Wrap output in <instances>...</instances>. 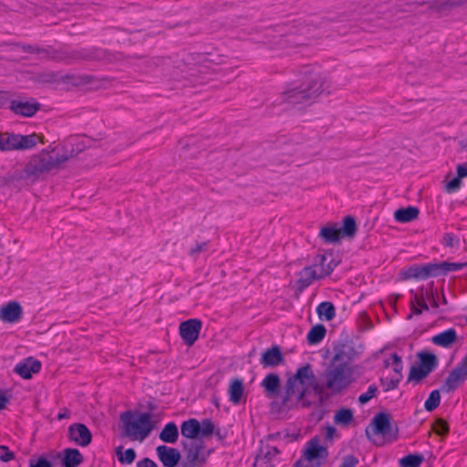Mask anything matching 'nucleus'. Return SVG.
Masks as SVG:
<instances>
[{
	"instance_id": "f257e3e1",
	"label": "nucleus",
	"mask_w": 467,
	"mask_h": 467,
	"mask_svg": "<svg viewBox=\"0 0 467 467\" xmlns=\"http://www.w3.org/2000/svg\"><path fill=\"white\" fill-rule=\"evenodd\" d=\"M327 88L328 85L323 74L306 67L299 78L287 85L283 92V99L289 104H310Z\"/></svg>"
},
{
	"instance_id": "f03ea898",
	"label": "nucleus",
	"mask_w": 467,
	"mask_h": 467,
	"mask_svg": "<svg viewBox=\"0 0 467 467\" xmlns=\"http://www.w3.org/2000/svg\"><path fill=\"white\" fill-rule=\"evenodd\" d=\"M315 379L314 371L309 364L299 368L296 374L287 379L283 405L288 409L292 408L294 404L292 398L296 397L295 404L301 403L302 407L309 406L308 402L304 401L309 388L313 387L316 392L322 390L319 385L314 384Z\"/></svg>"
},
{
	"instance_id": "7ed1b4c3",
	"label": "nucleus",
	"mask_w": 467,
	"mask_h": 467,
	"mask_svg": "<svg viewBox=\"0 0 467 467\" xmlns=\"http://www.w3.org/2000/svg\"><path fill=\"white\" fill-rule=\"evenodd\" d=\"M121 436L131 441L142 442L154 429L150 412L127 410L120 414Z\"/></svg>"
},
{
	"instance_id": "20e7f679",
	"label": "nucleus",
	"mask_w": 467,
	"mask_h": 467,
	"mask_svg": "<svg viewBox=\"0 0 467 467\" xmlns=\"http://www.w3.org/2000/svg\"><path fill=\"white\" fill-rule=\"evenodd\" d=\"M360 375L359 366H341L329 363L323 374V388L332 394L341 393L348 389Z\"/></svg>"
},
{
	"instance_id": "39448f33",
	"label": "nucleus",
	"mask_w": 467,
	"mask_h": 467,
	"mask_svg": "<svg viewBox=\"0 0 467 467\" xmlns=\"http://www.w3.org/2000/svg\"><path fill=\"white\" fill-rule=\"evenodd\" d=\"M72 154H56L52 155L47 150H42L40 153L33 156L24 170V178L35 182L43 173L59 166L67 161Z\"/></svg>"
},
{
	"instance_id": "423d86ee",
	"label": "nucleus",
	"mask_w": 467,
	"mask_h": 467,
	"mask_svg": "<svg viewBox=\"0 0 467 467\" xmlns=\"http://www.w3.org/2000/svg\"><path fill=\"white\" fill-rule=\"evenodd\" d=\"M215 426L210 419L198 420L192 418L184 420L181 425V433L187 439L206 438L211 436L214 431Z\"/></svg>"
},
{
	"instance_id": "0eeeda50",
	"label": "nucleus",
	"mask_w": 467,
	"mask_h": 467,
	"mask_svg": "<svg viewBox=\"0 0 467 467\" xmlns=\"http://www.w3.org/2000/svg\"><path fill=\"white\" fill-rule=\"evenodd\" d=\"M360 352L357 350L352 341L338 342L334 346V356L330 363L341 366H351L350 362L359 356Z\"/></svg>"
},
{
	"instance_id": "6e6552de",
	"label": "nucleus",
	"mask_w": 467,
	"mask_h": 467,
	"mask_svg": "<svg viewBox=\"0 0 467 467\" xmlns=\"http://www.w3.org/2000/svg\"><path fill=\"white\" fill-rule=\"evenodd\" d=\"M467 379V355L449 373L446 380L441 386V391L446 393L453 392Z\"/></svg>"
},
{
	"instance_id": "1a4fd4ad",
	"label": "nucleus",
	"mask_w": 467,
	"mask_h": 467,
	"mask_svg": "<svg viewBox=\"0 0 467 467\" xmlns=\"http://www.w3.org/2000/svg\"><path fill=\"white\" fill-rule=\"evenodd\" d=\"M434 264L413 265L400 271V275L404 280H426L431 276H436Z\"/></svg>"
},
{
	"instance_id": "9d476101",
	"label": "nucleus",
	"mask_w": 467,
	"mask_h": 467,
	"mask_svg": "<svg viewBox=\"0 0 467 467\" xmlns=\"http://www.w3.org/2000/svg\"><path fill=\"white\" fill-rule=\"evenodd\" d=\"M202 321L192 318L182 322L179 327L180 336L187 346H192L199 337Z\"/></svg>"
},
{
	"instance_id": "9b49d317",
	"label": "nucleus",
	"mask_w": 467,
	"mask_h": 467,
	"mask_svg": "<svg viewBox=\"0 0 467 467\" xmlns=\"http://www.w3.org/2000/svg\"><path fill=\"white\" fill-rule=\"evenodd\" d=\"M327 456V449L321 444L319 437L315 436L306 442L303 453L306 461L311 462L317 459L326 460Z\"/></svg>"
},
{
	"instance_id": "f8f14e48",
	"label": "nucleus",
	"mask_w": 467,
	"mask_h": 467,
	"mask_svg": "<svg viewBox=\"0 0 467 467\" xmlns=\"http://www.w3.org/2000/svg\"><path fill=\"white\" fill-rule=\"evenodd\" d=\"M42 364L39 360L33 357L24 358L19 361L14 368V372L19 375L22 379H31L33 374L40 371Z\"/></svg>"
},
{
	"instance_id": "ddd939ff",
	"label": "nucleus",
	"mask_w": 467,
	"mask_h": 467,
	"mask_svg": "<svg viewBox=\"0 0 467 467\" xmlns=\"http://www.w3.org/2000/svg\"><path fill=\"white\" fill-rule=\"evenodd\" d=\"M69 439L79 446H87L91 441V432L82 423L72 424L68 428Z\"/></svg>"
},
{
	"instance_id": "4468645a",
	"label": "nucleus",
	"mask_w": 467,
	"mask_h": 467,
	"mask_svg": "<svg viewBox=\"0 0 467 467\" xmlns=\"http://www.w3.org/2000/svg\"><path fill=\"white\" fill-rule=\"evenodd\" d=\"M156 453L164 467H175L181 459V453L177 449L166 445H159Z\"/></svg>"
},
{
	"instance_id": "2eb2a0df",
	"label": "nucleus",
	"mask_w": 467,
	"mask_h": 467,
	"mask_svg": "<svg viewBox=\"0 0 467 467\" xmlns=\"http://www.w3.org/2000/svg\"><path fill=\"white\" fill-rule=\"evenodd\" d=\"M37 136L36 134L21 135L12 134L7 137V144L11 150H28L36 146Z\"/></svg>"
},
{
	"instance_id": "dca6fc26",
	"label": "nucleus",
	"mask_w": 467,
	"mask_h": 467,
	"mask_svg": "<svg viewBox=\"0 0 467 467\" xmlns=\"http://www.w3.org/2000/svg\"><path fill=\"white\" fill-rule=\"evenodd\" d=\"M40 105L34 99L31 100H12L10 109L16 115L32 117L39 110Z\"/></svg>"
},
{
	"instance_id": "f3484780",
	"label": "nucleus",
	"mask_w": 467,
	"mask_h": 467,
	"mask_svg": "<svg viewBox=\"0 0 467 467\" xmlns=\"http://www.w3.org/2000/svg\"><path fill=\"white\" fill-rule=\"evenodd\" d=\"M22 307L17 302H9L0 310V319L4 322L15 323L22 317Z\"/></svg>"
},
{
	"instance_id": "a211bd4d",
	"label": "nucleus",
	"mask_w": 467,
	"mask_h": 467,
	"mask_svg": "<svg viewBox=\"0 0 467 467\" xmlns=\"http://www.w3.org/2000/svg\"><path fill=\"white\" fill-rule=\"evenodd\" d=\"M299 284L306 287L310 285L315 280L324 278L327 276V272H322L320 270H315L313 265L304 267L298 274Z\"/></svg>"
},
{
	"instance_id": "6ab92c4d",
	"label": "nucleus",
	"mask_w": 467,
	"mask_h": 467,
	"mask_svg": "<svg viewBox=\"0 0 467 467\" xmlns=\"http://www.w3.org/2000/svg\"><path fill=\"white\" fill-rule=\"evenodd\" d=\"M284 361L282 352L277 346L266 349L260 358V363L264 367H275Z\"/></svg>"
},
{
	"instance_id": "aec40b11",
	"label": "nucleus",
	"mask_w": 467,
	"mask_h": 467,
	"mask_svg": "<svg viewBox=\"0 0 467 467\" xmlns=\"http://www.w3.org/2000/svg\"><path fill=\"white\" fill-rule=\"evenodd\" d=\"M457 339L454 328L446 329L431 337V342L439 347L450 348Z\"/></svg>"
},
{
	"instance_id": "412c9836",
	"label": "nucleus",
	"mask_w": 467,
	"mask_h": 467,
	"mask_svg": "<svg viewBox=\"0 0 467 467\" xmlns=\"http://www.w3.org/2000/svg\"><path fill=\"white\" fill-rule=\"evenodd\" d=\"M203 448L202 442H192L186 451L185 458L193 462L199 467H202L206 461L203 455Z\"/></svg>"
},
{
	"instance_id": "4be33fe9",
	"label": "nucleus",
	"mask_w": 467,
	"mask_h": 467,
	"mask_svg": "<svg viewBox=\"0 0 467 467\" xmlns=\"http://www.w3.org/2000/svg\"><path fill=\"white\" fill-rule=\"evenodd\" d=\"M375 434L386 435L390 432V419L386 413H378L372 420Z\"/></svg>"
},
{
	"instance_id": "5701e85b",
	"label": "nucleus",
	"mask_w": 467,
	"mask_h": 467,
	"mask_svg": "<svg viewBox=\"0 0 467 467\" xmlns=\"http://www.w3.org/2000/svg\"><path fill=\"white\" fill-rule=\"evenodd\" d=\"M319 236L325 243L335 244L342 238L339 228L337 224H327L321 228Z\"/></svg>"
},
{
	"instance_id": "b1692460",
	"label": "nucleus",
	"mask_w": 467,
	"mask_h": 467,
	"mask_svg": "<svg viewBox=\"0 0 467 467\" xmlns=\"http://www.w3.org/2000/svg\"><path fill=\"white\" fill-rule=\"evenodd\" d=\"M419 209L414 206L398 209L394 213V219L399 223H409L415 220L419 215Z\"/></svg>"
},
{
	"instance_id": "393cba45",
	"label": "nucleus",
	"mask_w": 467,
	"mask_h": 467,
	"mask_svg": "<svg viewBox=\"0 0 467 467\" xmlns=\"http://www.w3.org/2000/svg\"><path fill=\"white\" fill-rule=\"evenodd\" d=\"M160 439L167 443H175L179 438V431L177 425L171 421L164 425L160 432Z\"/></svg>"
},
{
	"instance_id": "a878e982",
	"label": "nucleus",
	"mask_w": 467,
	"mask_h": 467,
	"mask_svg": "<svg viewBox=\"0 0 467 467\" xmlns=\"http://www.w3.org/2000/svg\"><path fill=\"white\" fill-rule=\"evenodd\" d=\"M244 394V385L241 379H234L229 387V400L234 404H238L241 401Z\"/></svg>"
},
{
	"instance_id": "bb28decb",
	"label": "nucleus",
	"mask_w": 467,
	"mask_h": 467,
	"mask_svg": "<svg viewBox=\"0 0 467 467\" xmlns=\"http://www.w3.org/2000/svg\"><path fill=\"white\" fill-rule=\"evenodd\" d=\"M82 455L77 449L66 450L63 459V465L65 467H77L82 462Z\"/></svg>"
},
{
	"instance_id": "cd10ccee",
	"label": "nucleus",
	"mask_w": 467,
	"mask_h": 467,
	"mask_svg": "<svg viewBox=\"0 0 467 467\" xmlns=\"http://www.w3.org/2000/svg\"><path fill=\"white\" fill-rule=\"evenodd\" d=\"M326 327L319 324L316 325L307 333L306 338L310 345H316L320 343L326 336Z\"/></svg>"
},
{
	"instance_id": "c85d7f7f",
	"label": "nucleus",
	"mask_w": 467,
	"mask_h": 467,
	"mask_svg": "<svg viewBox=\"0 0 467 467\" xmlns=\"http://www.w3.org/2000/svg\"><path fill=\"white\" fill-rule=\"evenodd\" d=\"M328 261V257L325 254H317L314 259L313 267L315 270L327 272V275L334 270L335 265L332 260Z\"/></svg>"
},
{
	"instance_id": "c756f323",
	"label": "nucleus",
	"mask_w": 467,
	"mask_h": 467,
	"mask_svg": "<svg viewBox=\"0 0 467 467\" xmlns=\"http://www.w3.org/2000/svg\"><path fill=\"white\" fill-rule=\"evenodd\" d=\"M317 312L321 319L332 320L336 316L335 306L331 302H322L318 305Z\"/></svg>"
},
{
	"instance_id": "7c9ffc66",
	"label": "nucleus",
	"mask_w": 467,
	"mask_h": 467,
	"mask_svg": "<svg viewBox=\"0 0 467 467\" xmlns=\"http://www.w3.org/2000/svg\"><path fill=\"white\" fill-rule=\"evenodd\" d=\"M262 386L265 388L266 391L269 393L277 392L280 386V379L277 374L270 373L265 376V378L262 381Z\"/></svg>"
},
{
	"instance_id": "2f4dec72",
	"label": "nucleus",
	"mask_w": 467,
	"mask_h": 467,
	"mask_svg": "<svg viewBox=\"0 0 467 467\" xmlns=\"http://www.w3.org/2000/svg\"><path fill=\"white\" fill-rule=\"evenodd\" d=\"M438 365L437 358L431 353L420 354V366L422 367L427 372L433 371Z\"/></svg>"
},
{
	"instance_id": "473e14b6",
	"label": "nucleus",
	"mask_w": 467,
	"mask_h": 467,
	"mask_svg": "<svg viewBox=\"0 0 467 467\" xmlns=\"http://www.w3.org/2000/svg\"><path fill=\"white\" fill-rule=\"evenodd\" d=\"M116 454L119 462L123 464H130L136 458V452L132 448L124 451L122 446H119L116 449Z\"/></svg>"
},
{
	"instance_id": "72a5a7b5",
	"label": "nucleus",
	"mask_w": 467,
	"mask_h": 467,
	"mask_svg": "<svg viewBox=\"0 0 467 467\" xmlns=\"http://www.w3.org/2000/svg\"><path fill=\"white\" fill-rule=\"evenodd\" d=\"M342 237H353L357 232V223L353 217L346 216L343 220V226L339 228Z\"/></svg>"
},
{
	"instance_id": "f704fd0d",
	"label": "nucleus",
	"mask_w": 467,
	"mask_h": 467,
	"mask_svg": "<svg viewBox=\"0 0 467 467\" xmlns=\"http://www.w3.org/2000/svg\"><path fill=\"white\" fill-rule=\"evenodd\" d=\"M436 276L440 274H447L449 272L459 271L462 269V263H450V262H441L438 264H434Z\"/></svg>"
},
{
	"instance_id": "c9c22d12",
	"label": "nucleus",
	"mask_w": 467,
	"mask_h": 467,
	"mask_svg": "<svg viewBox=\"0 0 467 467\" xmlns=\"http://www.w3.org/2000/svg\"><path fill=\"white\" fill-rule=\"evenodd\" d=\"M353 420V412L350 409L343 408L337 410L334 416L337 424L347 426Z\"/></svg>"
},
{
	"instance_id": "e433bc0d",
	"label": "nucleus",
	"mask_w": 467,
	"mask_h": 467,
	"mask_svg": "<svg viewBox=\"0 0 467 467\" xmlns=\"http://www.w3.org/2000/svg\"><path fill=\"white\" fill-rule=\"evenodd\" d=\"M423 461L420 454H409L400 459V467H420Z\"/></svg>"
},
{
	"instance_id": "4c0bfd02",
	"label": "nucleus",
	"mask_w": 467,
	"mask_h": 467,
	"mask_svg": "<svg viewBox=\"0 0 467 467\" xmlns=\"http://www.w3.org/2000/svg\"><path fill=\"white\" fill-rule=\"evenodd\" d=\"M401 379L402 376L390 374L389 376L381 378L380 381L381 385L384 388V390L389 391L396 389L399 386Z\"/></svg>"
},
{
	"instance_id": "58836bf2",
	"label": "nucleus",
	"mask_w": 467,
	"mask_h": 467,
	"mask_svg": "<svg viewBox=\"0 0 467 467\" xmlns=\"http://www.w3.org/2000/svg\"><path fill=\"white\" fill-rule=\"evenodd\" d=\"M386 366L392 368V375L402 376V361L397 353H393L389 360H386Z\"/></svg>"
},
{
	"instance_id": "ea45409f",
	"label": "nucleus",
	"mask_w": 467,
	"mask_h": 467,
	"mask_svg": "<svg viewBox=\"0 0 467 467\" xmlns=\"http://www.w3.org/2000/svg\"><path fill=\"white\" fill-rule=\"evenodd\" d=\"M440 402H441L440 391L438 389H434L431 392L428 399L425 400L424 408L427 411H432L436 408H438V406L440 405Z\"/></svg>"
},
{
	"instance_id": "a19ab883",
	"label": "nucleus",
	"mask_w": 467,
	"mask_h": 467,
	"mask_svg": "<svg viewBox=\"0 0 467 467\" xmlns=\"http://www.w3.org/2000/svg\"><path fill=\"white\" fill-rule=\"evenodd\" d=\"M411 308L414 314L420 315L422 312V309L429 310V306L427 301L423 296H415L414 299L411 300Z\"/></svg>"
},
{
	"instance_id": "79ce46f5",
	"label": "nucleus",
	"mask_w": 467,
	"mask_h": 467,
	"mask_svg": "<svg viewBox=\"0 0 467 467\" xmlns=\"http://www.w3.org/2000/svg\"><path fill=\"white\" fill-rule=\"evenodd\" d=\"M429 374L430 372H427V370L420 366L413 367L410 371L409 379L415 381H420L425 377H427Z\"/></svg>"
},
{
	"instance_id": "37998d69",
	"label": "nucleus",
	"mask_w": 467,
	"mask_h": 467,
	"mask_svg": "<svg viewBox=\"0 0 467 467\" xmlns=\"http://www.w3.org/2000/svg\"><path fill=\"white\" fill-rule=\"evenodd\" d=\"M378 387L375 384L370 385L367 391L359 395L358 401L361 404H365L368 402L377 393Z\"/></svg>"
},
{
	"instance_id": "c03bdc74",
	"label": "nucleus",
	"mask_w": 467,
	"mask_h": 467,
	"mask_svg": "<svg viewBox=\"0 0 467 467\" xmlns=\"http://www.w3.org/2000/svg\"><path fill=\"white\" fill-rule=\"evenodd\" d=\"M16 454L11 451L5 445H0V460L4 462H8L15 460Z\"/></svg>"
},
{
	"instance_id": "a18cd8bd",
	"label": "nucleus",
	"mask_w": 467,
	"mask_h": 467,
	"mask_svg": "<svg viewBox=\"0 0 467 467\" xmlns=\"http://www.w3.org/2000/svg\"><path fill=\"white\" fill-rule=\"evenodd\" d=\"M461 185H462V178H460L459 175H457V177L451 179V181H449L446 183L445 190L447 192H450V193L455 192L461 188Z\"/></svg>"
},
{
	"instance_id": "49530a36",
	"label": "nucleus",
	"mask_w": 467,
	"mask_h": 467,
	"mask_svg": "<svg viewBox=\"0 0 467 467\" xmlns=\"http://www.w3.org/2000/svg\"><path fill=\"white\" fill-rule=\"evenodd\" d=\"M434 431L439 435H445L449 432V426L444 420H439L436 421Z\"/></svg>"
},
{
	"instance_id": "de8ad7c7",
	"label": "nucleus",
	"mask_w": 467,
	"mask_h": 467,
	"mask_svg": "<svg viewBox=\"0 0 467 467\" xmlns=\"http://www.w3.org/2000/svg\"><path fill=\"white\" fill-rule=\"evenodd\" d=\"M458 240L455 238V235L451 233H446L442 237V244L447 247H453L456 244H458Z\"/></svg>"
},
{
	"instance_id": "09e8293b",
	"label": "nucleus",
	"mask_w": 467,
	"mask_h": 467,
	"mask_svg": "<svg viewBox=\"0 0 467 467\" xmlns=\"http://www.w3.org/2000/svg\"><path fill=\"white\" fill-rule=\"evenodd\" d=\"M29 467H53L51 462L45 457H39L36 460H30Z\"/></svg>"
},
{
	"instance_id": "8fccbe9b",
	"label": "nucleus",
	"mask_w": 467,
	"mask_h": 467,
	"mask_svg": "<svg viewBox=\"0 0 467 467\" xmlns=\"http://www.w3.org/2000/svg\"><path fill=\"white\" fill-rule=\"evenodd\" d=\"M439 295L433 291L426 294V300L431 304L433 308H438L440 306Z\"/></svg>"
},
{
	"instance_id": "3c124183",
	"label": "nucleus",
	"mask_w": 467,
	"mask_h": 467,
	"mask_svg": "<svg viewBox=\"0 0 467 467\" xmlns=\"http://www.w3.org/2000/svg\"><path fill=\"white\" fill-rule=\"evenodd\" d=\"M358 463V460L355 456L348 455L343 459L339 467H356Z\"/></svg>"
},
{
	"instance_id": "603ef678",
	"label": "nucleus",
	"mask_w": 467,
	"mask_h": 467,
	"mask_svg": "<svg viewBox=\"0 0 467 467\" xmlns=\"http://www.w3.org/2000/svg\"><path fill=\"white\" fill-rule=\"evenodd\" d=\"M206 247H207V244L205 242L197 244L194 247H192L190 250L189 254H190V255L194 256V255L198 254L199 253L205 251Z\"/></svg>"
},
{
	"instance_id": "864d4df0",
	"label": "nucleus",
	"mask_w": 467,
	"mask_h": 467,
	"mask_svg": "<svg viewBox=\"0 0 467 467\" xmlns=\"http://www.w3.org/2000/svg\"><path fill=\"white\" fill-rule=\"evenodd\" d=\"M136 467H158V465L152 460L144 458L136 463Z\"/></svg>"
},
{
	"instance_id": "5fc2aeb1",
	"label": "nucleus",
	"mask_w": 467,
	"mask_h": 467,
	"mask_svg": "<svg viewBox=\"0 0 467 467\" xmlns=\"http://www.w3.org/2000/svg\"><path fill=\"white\" fill-rule=\"evenodd\" d=\"M457 175L460 178L467 177V162L461 163L457 166Z\"/></svg>"
},
{
	"instance_id": "6e6d98bb",
	"label": "nucleus",
	"mask_w": 467,
	"mask_h": 467,
	"mask_svg": "<svg viewBox=\"0 0 467 467\" xmlns=\"http://www.w3.org/2000/svg\"><path fill=\"white\" fill-rule=\"evenodd\" d=\"M7 403L8 398L2 390H0V411L5 408Z\"/></svg>"
},
{
	"instance_id": "4d7b16f0",
	"label": "nucleus",
	"mask_w": 467,
	"mask_h": 467,
	"mask_svg": "<svg viewBox=\"0 0 467 467\" xmlns=\"http://www.w3.org/2000/svg\"><path fill=\"white\" fill-rule=\"evenodd\" d=\"M0 150H10V147L7 144V138H3L2 136H0Z\"/></svg>"
},
{
	"instance_id": "13d9d810",
	"label": "nucleus",
	"mask_w": 467,
	"mask_h": 467,
	"mask_svg": "<svg viewBox=\"0 0 467 467\" xmlns=\"http://www.w3.org/2000/svg\"><path fill=\"white\" fill-rule=\"evenodd\" d=\"M179 467H199L193 462H190L187 458H185L179 465Z\"/></svg>"
},
{
	"instance_id": "bf43d9fd",
	"label": "nucleus",
	"mask_w": 467,
	"mask_h": 467,
	"mask_svg": "<svg viewBox=\"0 0 467 467\" xmlns=\"http://www.w3.org/2000/svg\"><path fill=\"white\" fill-rule=\"evenodd\" d=\"M336 432V429L332 426H328L326 429V437L327 439H332Z\"/></svg>"
},
{
	"instance_id": "052dcab7",
	"label": "nucleus",
	"mask_w": 467,
	"mask_h": 467,
	"mask_svg": "<svg viewBox=\"0 0 467 467\" xmlns=\"http://www.w3.org/2000/svg\"><path fill=\"white\" fill-rule=\"evenodd\" d=\"M67 417H68V415H67V412H65V413H59V414L57 415V419H58V420H62V419H65V418H67Z\"/></svg>"
},
{
	"instance_id": "680f3d73",
	"label": "nucleus",
	"mask_w": 467,
	"mask_h": 467,
	"mask_svg": "<svg viewBox=\"0 0 467 467\" xmlns=\"http://www.w3.org/2000/svg\"><path fill=\"white\" fill-rule=\"evenodd\" d=\"M441 301L443 304H447V300L444 295L441 296Z\"/></svg>"
},
{
	"instance_id": "e2e57ef3",
	"label": "nucleus",
	"mask_w": 467,
	"mask_h": 467,
	"mask_svg": "<svg viewBox=\"0 0 467 467\" xmlns=\"http://www.w3.org/2000/svg\"><path fill=\"white\" fill-rule=\"evenodd\" d=\"M273 452H275V454H276V453H278L279 451H278V450H277L275 447H274V448H273Z\"/></svg>"
},
{
	"instance_id": "0e129e2a",
	"label": "nucleus",
	"mask_w": 467,
	"mask_h": 467,
	"mask_svg": "<svg viewBox=\"0 0 467 467\" xmlns=\"http://www.w3.org/2000/svg\"><path fill=\"white\" fill-rule=\"evenodd\" d=\"M462 269L467 267V262L462 263Z\"/></svg>"
}]
</instances>
